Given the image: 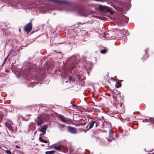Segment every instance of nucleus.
Segmentation results:
<instances>
[{
    "instance_id": "obj_1",
    "label": "nucleus",
    "mask_w": 154,
    "mask_h": 154,
    "mask_svg": "<svg viewBox=\"0 0 154 154\" xmlns=\"http://www.w3.org/2000/svg\"><path fill=\"white\" fill-rule=\"evenodd\" d=\"M47 128V126L46 125H44L43 127H42L40 130V131L41 132L43 133V134H42L40 135V136L39 137V140L43 143H47L48 142L49 143V142L47 140L43 139L42 137V136L46 133V131Z\"/></svg>"
},
{
    "instance_id": "obj_2",
    "label": "nucleus",
    "mask_w": 154,
    "mask_h": 154,
    "mask_svg": "<svg viewBox=\"0 0 154 154\" xmlns=\"http://www.w3.org/2000/svg\"><path fill=\"white\" fill-rule=\"evenodd\" d=\"M98 9L101 12H108L111 14H113V12L109 9V8L106 6L100 5Z\"/></svg>"
},
{
    "instance_id": "obj_3",
    "label": "nucleus",
    "mask_w": 154,
    "mask_h": 154,
    "mask_svg": "<svg viewBox=\"0 0 154 154\" xmlns=\"http://www.w3.org/2000/svg\"><path fill=\"white\" fill-rule=\"evenodd\" d=\"M104 131H102L100 129H97L96 130L93 131L92 132L93 135L95 136V137L97 139H100V137L102 135L103 133L104 132ZM106 132V131H105Z\"/></svg>"
},
{
    "instance_id": "obj_4",
    "label": "nucleus",
    "mask_w": 154,
    "mask_h": 154,
    "mask_svg": "<svg viewBox=\"0 0 154 154\" xmlns=\"http://www.w3.org/2000/svg\"><path fill=\"white\" fill-rule=\"evenodd\" d=\"M98 125L97 122L94 121H91L87 125L86 128H87L89 126L88 130H89L91 129L94 126L95 128H97Z\"/></svg>"
},
{
    "instance_id": "obj_5",
    "label": "nucleus",
    "mask_w": 154,
    "mask_h": 154,
    "mask_svg": "<svg viewBox=\"0 0 154 154\" xmlns=\"http://www.w3.org/2000/svg\"><path fill=\"white\" fill-rule=\"evenodd\" d=\"M32 28V20L30 22L26 24L24 26V30L27 33H29L31 31Z\"/></svg>"
},
{
    "instance_id": "obj_6",
    "label": "nucleus",
    "mask_w": 154,
    "mask_h": 154,
    "mask_svg": "<svg viewBox=\"0 0 154 154\" xmlns=\"http://www.w3.org/2000/svg\"><path fill=\"white\" fill-rule=\"evenodd\" d=\"M41 69L38 67H31L30 69V71L33 72V71L36 73H38L40 74H44V73L41 72Z\"/></svg>"
},
{
    "instance_id": "obj_7",
    "label": "nucleus",
    "mask_w": 154,
    "mask_h": 154,
    "mask_svg": "<svg viewBox=\"0 0 154 154\" xmlns=\"http://www.w3.org/2000/svg\"><path fill=\"white\" fill-rule=\"evenodd\" d=\"M49 1L52 2L54 3H57L59 4H63L66 5H69L70 2L66 0H48Z\"/></svg>"
},
{
    "instance_id": "obj_8",
    "label": "nucleus",
    "mask_w": 154,
    "mask_h": 154,
    "mask_svg": "<svg viewBox=\"0 0 154 154\" xmlns=\"http://www.w3.org/2000/svg\"><path fill=\"white\" fill-rule=\"evenodd\" d=\"M68 129L69 132L72 134H76L77 133V131L75 128L71 126H68Z\"/></svg>"
},
{
    "instance_id": "obj_9",
    "label": "nucleus",
    "mask_w": 154,
    "mask_h": 154,
    "mask_svg": "<svg viewBox=\"0 0 154 154\" xmlns=\"http://www.w3.org/2000/svg\"><path fill=\"white\" fill-rule=\"evenodd\" d=\"M5 125L6 127L10 131H11L12 132H14V130H13L11 124H10L8 122H6L5 123Z\"/></svg>"
},
{
    "instance_id": "obj_10",
    "label": "nucleus",
    "mask_w": 154,
    "mask_h": 154,
    "mask_svg": "<svg viewBox=\"0 0 154 154\" xmlns=\"http://www.w3.org/2000/svg\"><path fill=\"white\" fill-rule=\"evenodd\" d=\"M57 116L63 122H66L67 120L65 119V117L63 116L60 114H59Z\"/></svg>"
},
{
    "instance_id": "obj_11",
    "label": "nucleus",
    "mask_w": 154,
    "mask_h": 154,
    "mask_svg": "<svg viewBox=\"0 0 154 154\" xmlns=\"http://www.w3.org/2000/svg\"><path fill=\"white\" fill-rule=\"evenodd\" d=\"M36 122L38 126H39V125H42L43 123V121L41 119H39L38 120H37L36 121Z\"/></svg>"
},
{
    "instance_id": "obj_12",
    "label": "nucleus",
    "mask_w": 154,
    "mask_h": 154,
    "mask_svg": "<svg viewBox=\"0 0 154 154\" xmlns=\"http://www.w3.org/2000/svg\"><path fill=\"white\" fill-rule=\"evenodd\" d=\"M122 86V83L119 81L117 82V84L116 85V87L117 88H119Z\"/></svg>"
},
{
    "instance_id": "obj_13",
    "label": "nucleus",
    "mask_w": 154,
    "mask_h": 154,
    "mask_svg": "<svg viewBox=\"0 0 154 154\" xmlns=\"http://www.w3.org/2000/svg\"><path fill=\"white\" fill-rule=\"evenodd\" d=\"M55 152V151H47L45 152L46 154H54Z\"/></svg>"
},
{
    "instance_id": "obj_14",
    "label": "nucleus",
    "mask_w": 154,
    "mask_h": 154,
    "mask_svg": "<svg viewBox=\"0 0 154 154\" xmlns=\"http://www.w3.org/2000/svg\"><path fill=\"white\" fill-rule=\"evenodd\" d=\"M54 149L57 150L59 151H61V148L60 146H54Z\"/></svg>"
},
{
    "instance_id": "obj_15",
    "label": "nucleus",
    "mask_w": 154,
    "mask_h": 154,
    "mask_svg": "<svg viewBox=\"0 0 154 154\" xmlns=\"http://www.w3.org/2000/svg\"><path fill=\"white\" fill-rule=\"evenodd\" d=\"M113 93L114 94H118L120 93V92H119V91H117V90L116 91H112Z\"/></svg>"
},
{
    "instance_id": "obj_16",
    "label": "nucleus",
    "mask_w": 154,
    "mask_h": 154,
    "mask_svg": "<svg viewBox=\"0 0 154 154\" xmlns=\"http://www.w3.org/2000/svg\"><path fill=\"white\" fill-rule=\"evenodd\" d=\"M68 79L69 81H72V82H74V81L72 79V78L71 76H69L68 78Z\"/></svg>"
},
{
    "instance_id": "obj_17",
    "label": "nucleus",
    "mask_w": 154,
    "mask_h": 154,
    "mask_svg": "<svg viewBox=\"0 0 154 154\" xmlns=\"http://www.w3.org/2000/svg\"><path fill=\"white\" fill-rule=\"evenodd\" d=\"M107 51L106 49H102L100 51V52L102 54H104L106 53Z\"/></svg>"
},
{
    "instance_id": "obj_18",
    "label": "nucleus",
    "mask_w": 154,
    "mask_h": 154,
    "mask_svg": "<svg viewBox=\"0 0 154 154\" xmlns=\"http://www.w3.org/2000/svg\"><path fill=\"white\" fill-rule=\"evenodd\" d=\"M88 129H87V130H85L84 129H82V128H81L80 129V131L82 132V131H83L84 132H85V133H86L88 131Z\"/></svg>"
},
{
    "instance_id": "obj_19",
    "label": "nucleus",
    "mask_w": 154,
    "mask_h": 154,
    "mask_svg": "<svg viewBox=\"0 0 154 154\" xmlns=\"http://www.w3.org/2000/svg\"><path fill=\"white\" fill-rule=\"evenodd\" d=\"M6 152L7 153L9 154H11V152L10 150H6Z\"/></svg>"
},
{
    "instance_id": "obj_20",
    "label": "nucleus",
    "mask_w": 154,
    "mask_h": 154,
    "mask_svg": "<svg viewBox=\"0 0 154 154\" xmlns=\"http://www.w3.org/2000/svg\"><path fill=\"white\" fill-rule=\"evenodd\" d=\"M61 126L62 127V128H64L66 127V125H64V124H61Z\"/></svg>"
},
{
    "instance_id": "obj_21",
    "label": "nucleus",
    "mask_w": 154,
    "mask_h": 154,
    "mask_svg": "<svg viewBox=\"0 0 154 154\" xmlns=\"http://www.w3.org/2000/svg\"><path fill=\"white\" fill-rule=\"evenodd\" d=\"M72 106L73 107H75L76 108H77V106L75 104H73L72 105Z\"/></svg>"
},
{
    "instance_id": "obj_22",
    "label": "nucleus",
    "mask_w": 154,
    "mask_h": 154,
    "mask_svg": "<svg viewBox=\"0 0 154 154\" xmlns=\"http://www.w3.org/2000/svg\"><path fill=\"white\" fill-rule=\"evenodd\" d=\"M34 125H31V127H32V128H33L34 129H35V126H33Z\"/></svg>"
},
{
    "instance_id": "obj_23",
    "label": "nucleus",
    "mask_w": 154,
    "mask_h": 154,
    "mask_svg": "<svg viewBox=\"0 0 154 154\" xmlns=\"http://www.w3.org/2000/svg\"><path fill=\"white\" fill-rule=\"evenodd\" d=\"M13 52V51H10V52L9 53V55H10L12 53V52Z\"/></svg>"
},
{
    "instance_id": "obj_24",
    "label": "nucleus",
    "mask_w": 154,
    "mask_h": 154,
    "mask_svg": "<svg viewBox=\"0 0 154 154\" xmlns=\"http://www.w3.org/2000/svg\"><path fill=\"white\" fill-rule=\"evenodd\" d=\"M16 148H20V147H19L17 145V146H16Z\"/></svg>"
},
{
    "instance_id": "obj_25",
    "label": "nucleus",
    "mask_w": 154,
    "mask_h": 154,
    "mask_svg": "<svg viewBox=\"0 0 154 154\" xmlns=\"http://www.w3.org/2000/svg\"><path fill=\"white\" fill-rule=\"evenodd\" d=\"M152 122L154 124V119L152 121Z\"/></svg>"
},
{
    "instance_id": "obj_26",
    "label": "nucleus",
    "mask_w": 154,
    "mask_h": 154,
    "mask_svg": "<svg viewBox=\"0 0 154 154\" xmlns=\"http://www.w3.org/2000/svg\"><path fill=\"white\" fill-rule=\"evenodd\" d=\"M7 60V59H5V61L4 62V63H5V62H6V61Z\"/></svg>"
},
{
    "instance_id": "obj_27",
    "label": "nucleus",
    "mask_w": 154,
    "mask_h": 154,
    "mask_svg": "<svg viewBox=\"0 0 154 154\" xmlns=\"http://www.w3.org/2000/svg\"><path fill=\"white\" fill-rule=\"evenodd\" d=\"M36 132H37V131H35V132H34V134H36Z\"/></svg>"
},
{
    "instance_id": "obj_28",
    "label": "nucleus",
    "mask_w": 154,
    "mask_h": 154,
    "mask_svg": "<svg viewBox=\"0 0 154 154\" xmlns=\"http://www.w3.org/2000/svg\"><path fill=\"white\" fill-rule=\"evenodd\" d=\"M108 125H109L110 126H111V125H110V124H109Z\"/></svg>"
},
{
    "instance_id": "obj_29",
    "label": "nucleus",
    "mask_w": 154,
    "mask_h": 154,
    "mask_svg": "<svg viewBox=\"0 0 154 154\" xmlns=\"http://www.w3.org/2000/svg\"><path fill=\"white\" fill-rule=\"evenodd\" d=\"M122 103H121V105H120V106L121 107L122 106Z\"/></svg>"
},
{
    "instance_id": "obj_30",
    "label": "nucleus",
    "mask_w": 154,
    "mask_h": 154,
    "mask_svg": "<svg viewBox=\"0 0 154 154\" xmlns=\"http://www.w3.org/2000/svg\"><path fill=\"white\" fill-rule=\"evenodd\" d=\"M79 77V79L80 80V78H79V77Z\"/></svg>"
},
{
    "instance_id": "obj_31",
    "label": "nucleus",
    "mask_w": 154,
    "mask_h": 154,
    "mask_svg": "<svg viewBox=\"0 0 154 154\" xmlns=\"http://www.w3.org/2000/svg\"><path fill=\"white\" fill-rule=\"evenodd\" d=\"M82 125H85V124H82Z\"/></svg>"
},
{
    "instance_id": "obj_32",
    "label": "nucleus",
    "mask_w": 154,
    "mask_h": 154,
    "mask_svg": "<svg viewBox=\"0 0 154 154\" xmlns=\"http://www.w3.org/2000/svg\"><path fill=\"white\" fill-rule=\"evenodd\" d=\"M149 154H151V153H149Z\"/></svg>"
},
{
    "instance_id": "obj_33",
    "label": "nucleus",
    "mask_w": 154,
    "mask_h": 154,
    "mask_svg": "<svg viewBox=\"0 0 154 154\" xmlns=\"http://www.w3.org/2000/svg\"><path fill=\"white\" fill-rule=\"evenodd\" d=\"M153 154H154V152Z\"/></svg>"
}]
</instances>
